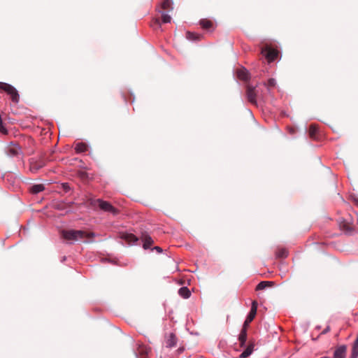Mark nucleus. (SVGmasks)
<instances>
[{"label":"nucleus","instance_id":"1","mask_svg":"<svg viewBox=\"0 0 358 358\" xmlns=\"http://www.w3.org/2000/svg\"><path fill=\"white\" fill-rule=\"evenodd\" d=\"M52 206L56 210L55 213V224L58 229L62 238L64 240L67 239V230L66 228L67 213V204L64 201H55L52 203Z\"/></svg>","mask_w":358,"mask_h":358},{"label":"nucleus","instance_id":"2","mask_svg":"<svg viewBox=\"0 0 358 358\" xmlns=\"http://www.w3.org/2000/svg\"><path fill=\"white\" fill-rule=\"evenodd\" d=\"M94 236L92 232L87 233L80 230H69V241H81L87 242V240H91Z\"/></svg>","mask_w":358,"mask_h":358},{"label":"nucleus","instance_id":"3","mask_svg":"<svg viewBox=\"0 0 358 358\" xmlns=\"http://www.w3.org/2000/svg\"><path fill=\"white\" fill-rule=\"evenodd\" d=\"M0 90L10 95L13 102L17 103L20 101V95L17 90L11 85L0 82Z\"/></svg>","mask_w":358,"mask_h":358},{"label":"nucleus","instance_id":"4","mask_svg":"<svg viewBox=\"0 0 358 358\" xmlns=\"http://www.w3.org/2000/svg\"><path fill=\"white\" fill-rule=\"evenodd\" d=\"M91 204L93 206L98 205L100 209L105 212H108L113 215H116L118 213V210L108 201H105L101 199H96L92 201L91 202Z\"/></svg>","mask_w":358,"mask_h":358},{"label":"nucleus","instance_id":"5","mask_svg":"<svg viewBox=\"0 0 358 358\" xmlns=\"http://www.w3.org/2000/svg\"><path fill=\"white\" fill-rule=\"evenodd\" d=\"M261 53L268 62L274 61L278 55V51L268 45L265 46L262 49Z\"/></svg>","mask_w":358,"mask_h":358},{"label":"nucleus","instance_id":"6","mask_svg":"<svg viewBox=\"0 0 358 358\" xmlns=\"http://www.w3.org/2000/svg\"><path fill=\"white\" fill-rule=\"evenodd\" d=\"M45 157H40L38 159L32 158L30 161V171L36 172L46 164Z\"/></svg>","mask_w":358,"mask_h":358},{"label":"nucleus","instance_id":"7","mask_svg":"<svg viewBox=\"0 0 358 358\" xmlns=\"http://www.w3.org/2000/svg\"><path fill=\"white\" fill-rule=\"evenodd\" d=\"M257 302L256 301H253L252 303V307L248 315L246 317V320L244 322L243 327H248L249 324L254 320L255 315L257 314Z\"/></svg>","mask_w":358,"mask_h":358},{"label":"nucleus","instance_id":"8","mask_svg":"<svg viewBox=\"0 0 358 358\" xmlns=\"http://www.w3.org/2000/svg\"><path fill=\"white\" fill-rule=\"evenodd\" d=\"M246 94H247L248 99L250 103H252L253 104L257 103V99H256L257 93H256L255 87H253L250 85H248L247 90H246Z\"/></svg>","mask_w":358,"mask_h":358},{"label":"nucleus","instance_id":"9","mask_svg":"<svg viewBox=\"0 0 358 358\" xmlns=\"http://www.w3.org/2000/svg\"><path fill=\"white\" fill-rule=\"evenodd\" d=\"M347 347L346 345H341L336 348L334 353V358H345Z\"/></svg>","mask_w":358,"mask_h":358},{"label":"nucleus","instance_id":"10","mask_svg":"<svg viewBox=\"0 0 358 358\" xmlns=\"http://www.w3.org/2000/svg\"><path fill=\"white\" fill-rule=\"evenodd\" d=\"M247 329H248V327H245L243 326V328L241 329V331L239 337H238L240 345L241 347L244 346V345L246 342V340H247Z\"/></svg>","mask_w":358,"mask_h":358},{"label":"nucleus","instance_id":"11","mask_svg":"<svg viewBox=\"0 0 358 358\" xmlns=\"http://www.w3.org/2000/svg\"><path fill=\"white\" fill-rule=\"evenodd\" d=\"M177 339L174 334H170L167 340L166 341V345L168 348L174 347L176 345Z\"/></svg>","mask_w":358,"mask_h":358},{"label":"nucleus","instance_id":"12","mask_svg":"<svg viewBox=\"0 0 358 358\" xmlns=\"http://www.w3.org/2000/svg\"><path fill=\"white\" fill-rule=\"evenodd\" d=\"M142 241L143 242V247L144 249L149 248L153 243V240L148 235H144L142 237Z\"/></svg>","mask_w":358,"mask_h":358},{"label":"nucleus","instance_id":"13","mask_svg":"<svg viewBox=\"0 0 358 358\" xmlns=\"http://www.w3.org/2000/svg\"><path fill=\"white\" fill-rule=\"evenodd\" d=\"M121 238L129 243H135L138 241L137 237L132 234H123Z\"/></svg>","mask_w":358,"mask_h":358},{"label":"nucleus","instance_id":"14","mask_svg":"<svg viewBox=\"0 0 358 358\" xmlns=\"http://www.w3.org/2000/svg\"><path fill=\"white\" fill-rule=\"evenodd\" d=\"M272 281H262L256 287V290H262L267 287H272L273 285Z\"/></svg>","mask_w":358,"mask_h":358},{"label":"nucleus","instance_id":"15","mask_svg":"<svg viewBox=\"0 0 358 358\" xmlns=\"http://www.w3.org/2000/svg\"><path fill=\"white\" fill-rule=\"evenodd\" d=\"M253 348L254 345L252 343L248 345L245 350L240 355V358H246L250 356L253 351Z\"/></svg>","mask_w":358,"mask_h":358},{"label":"nucleus","instance_id":"16","mask_svg":"<svg viewBox=\"0 0 358 358\" xmlns=\"http://www.w3.org/2000/svg\"><path fill=\"white\" fill-rule=\"evenodd\" d=\"M277 258H286L288 256V251L286 248H278L275 252Z\"/></svg>","mask_w":358,"mask_h":358},{"label":"nucleus","instance_id":"17","mask_svg":"<svg viewBox=\"0 0 358 358\" xmlns=\"http://www.w3.org/2000/svg\"><path fill=\"white\" fill-rule=\"evenodd\" d=\"M45 189V187L43 184H36L30 187V192L32 194H38Z\"/></svg>","mask_w":358,"mask_h":358},{"label":"nucleus","instance_id":"18","mask_svg":"<svg viewBox=\"0 0 358 358\" xmlns=\"http://www.w3.org/2000/svg\"><path fill=\"white\" fill-rule=\"evenodd\" d=\"M178 294L184 299H188L191 295V292L187 287H182L180 288L178 290Z\"/></svg>","mask_w":358,"mask_h":358},{"label":"nucleus","instance_id":"19","mask_svg":"<svg viewBox=\"0 0 358 358\" xmlns=\"http://www.w3.org/2000/svg\"><path fill=\"white\" fill-rule=\"evenodd\" d=\"M161 8L164 10H171L173 9L172 7V1L171 0H163L161 3Z\"/></svg>","mask_w":358,"mask_h":358},{"label":"nucleus","instance_id":"20","mask_svg":"<svg viewBox=\"0 0 358 358\" xmlns=\"http://www.w3.org/2000/svg\"><path fill=\"white\" fill-rule=\"evenodd\" d=\"M317 131H318L317 127L314 124H311L309 127V131H308L310 138H311L313 139H316Z\"/></svg>","mask_w":358,"mask_h":358},{"label":"nucleus","instance_id":"21","mask_svg":"<svg viewBox=\"0 0 358 358\" xmlns=\"http://www.w3.org/2000/svg\"><path fill=\"white\" fill-rule=\"evenodd\" d=\"M237 76L241 80H246L249 78L248 72L245 69L238 70Z\"/></svg>","mask_w":358,"mask_h":358},{"label":"nucleus","instance_id":"22","mask_svg":"<svg viewBox=\"0 0 358 358\" xmlns=\"http://www.w3.org/2000/svg\"><path fill=\"white\" fill-rule=\"evenodd\" d=\"M358 357V336L353 343L350 358H357Z\"/></svg>","mask_w":358,"mask_h":358},{"label":"nucleus","instance_id":"23","mask_svg":"<svg viewBox=\"0 0 358 358\" xmlns=\"http://www.w3.org/2000/svg\"><path fill=\"white\" fill-rule=\"evenodd\" d=\"M87 149V145L84 143H78L75 146L76 152L78 153L84 152Z\"/></svg>","mask_w":358,"mask_h":358},{"label":"nucleus","instance_id":"24","mask_svg":"<svg viewBox=\"0 0 358 358\" xmlns=\"http://www.w3.org/2000/svg\"><path fill=\"white\" fill-rule=\"evenodd\" d=\"M199 24L202 27V28L205 29H210L213 25L212 22L206 19H203L200 20Z\"/></svg>","mask_w":358,"mask_h":358},{"label":"nucleus","instance_id":"25","mask_svg":"<svg viewBox=\"0 0 358 358\" xmlns=\"http://www.w3.org/2000/svg\"><path fill=\"white\" fill-rule=\"evenodd\" d=\"M150 350V349L149 348H148L147 346L143 345H139L138 349V353L141 355H148Z\"/></svg>","mask_w":358,"mask_h":358},{"label":"nucleus","instance_id":"26","mask_svg":"<svg viewBox=\"0 0 358 358\" xmlns=\"http://www.w3.org/2000/svg\"><path fill=\"white\" fill-rule=\"evenodd\" d=\"M187 38L190 41H197L201 38L200 35L194 34L193 32L187 31L186 34Z\"/></svg>","mask_w":358,"mask_h":358},{"label":"nucleus","instance_id":"27","mask_svg":"<svg viewBox=\"0 0 358 358\" xmlns=\"http://www.w3.org/2000/svg\"><path fill=\"white\" fill-rule=\"evenodd\" d=\"M171 16L165 13H162V20L164 23H168L171 22Z\"/></svg>","mask_w":358,"mask_h":358},{"label":"nucleus","instance_id":"28","mask_svg":"<svg viewBox=\"0 0 358 358\" xmlns=\"http://www.w3.org/2000/svg\"><path fill=\"white\" fill-rule=\"evenodd\" d=\"M78 175L82 180H85L87 178V173L83 171H78Z\"/></svg>","mask_w":358,"mask_h":358},{"label":"nucleus","instance_id":"29","mask_svg":"<svg viewBox=\"0 0 358 358\" xmlns=\"http://www.w3.org/2000/svg\"><path fill=\"white\" fill-rule=\"evenodd\" d=\"M267 85L268 87H274L275 85V80L273 78H270L268 80Z\"/></svg>","mask_w":358,"mask_h":358},{"label":"nucleus","instance_id":"30","mask_svg":"<svg viewBox=\"0 0 358 358\" xmlns=\"http://www.w3.org/2000/svg\"><path fill=\"white\" fill-rule=\"evenodd\" d=\"M10 152L13 155H15L18 153V151L17 150V148H10Z\"/></svg>","mask_w":358,"mask_h":358},{"label":"nucleus","instance_id":"31","mask_svg":"<svg viewBox=\"0 0 358 358\" xmlns=\"http://www.w3.org/2000/svg\"><path fill=\"white\" fill-rule=\"evenodd\" d=\"M154 250H157L159 253L162 252V249L160 247H159V246L155 247Z\"/></svg>","mask_w":358,"mask_h":358},{"label":"nucleus","instance_id":"32","mask_svg":"<svg viewBox=\"0 0 358 358\" xmlns=\"http://www.w3.org/2000/svg\"><path fill=\"white\" fill-rule=\"evenodd\" d=\"M65 260H66V257H65V256H64V257H62V260H61V261H62V262H64Z\"/></svg>","mask_w":358,"mask_h":358},{"label":"nucleus","instance_id":"33","mask_svg":"<svg viewBox=\"0 0 358 358\" xmlns=\"http://www.w3.org/2000/svg\"><path fill=\"white\" fill-rule=\"evenodd\" d=\"M155 22H156L157 24H160L159 20L158 19H157V20H155Z\"/></svg>","mask_w":358,"mask_h":358},{"label":"nucleus","instance_id":"34","mask_svg":"<svg viewBox=\"0 0 358 358\" xmlns=\"http://www.w3.org/2000/svg\"><path fill=\"white\" fill-rule=\"evenodd\" d=\"M63 186H64V189H66V187H67V184H66V183H64V184H63Z\"/></svg>","mask_w":358,"mask_h":358},{"label":"nucleus","instance_id":"35","mask_svg":"<svg viewBox=\"0 0 358 358\" xmlns=\"http://www.w3.org/2000/svg\"><path fill=\"white\" fill-rule=\"evenodd\" d=\"M357 204H358V201H357Z\"/></svg>","mask_w":358,"mask_h":358}]
</instances>
